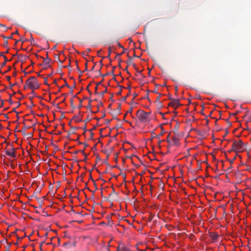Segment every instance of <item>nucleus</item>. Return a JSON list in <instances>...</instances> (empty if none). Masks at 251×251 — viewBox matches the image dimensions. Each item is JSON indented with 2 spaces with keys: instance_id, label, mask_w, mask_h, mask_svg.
<instances>
[{
  "instance_id": "1",
  "label": "nucleus",
  "mask_w": 251,
  "mask_h": 251,
  "mask_svg": "<svg viewBox=\"0 0 251 251\" xmlns=\"http://www.w3.org/2000/svg\"><path fill=\"white\" fill-rule=\"evenodd\" d=\"M40 85L39 84L38 80L34 76H31L26 80L25 81L24 88H29L32 90H35L38 89L40 87Z\"/></svg>"
},
{
  "instance_id": "2",
  "label": "nucleus",
  "mask_w": 251,
  "mask_h": 251,
  "mask_svg": "<svg viewBox=\"0 0 251 251\" xmlns=\"http://www.w3.org/2000/svg\"><path fill=\"white\" fill-rule=\"evenodd\" d=\"M150 113H147L142 110L137 111L136 115L139 120L143 123L149 122V115Z\"/></svg>"
},
{
  "instance_id": "3",
  "label": "nucleus",
  "mask_w": 251,
  "mask_h": 251,
  "mask_svg": "<svg viewBox=\"0 0 251 251\" xmlns=\"http://www.w3.org/2000/svg\"><path fill=\"white\" fill-rule=\"evenodd\" d=\"M233 144V148H234L236 152H242L245 149L244 144L241 140L235 141Z\"/></svg>"
},
{
  "instance_id": "4",
  "label": "nucleus",
  "mask_w": 251,
  "mask_h": 251,
  "mask_svg": "<svg viewBox=\"0 0 251 251\" xmlns=\"http://www.w3.org/2000/svg\"><path fill=\"white\" fill-rule=\"evenodd\" d=\"M179 99H173L169 103V105L173 107L175 109L180 105Z\"/></svg>"
},
{
  "instance_id": "5",
  "label": "nucleus",
  "mask_w": 251,
  "mask_h": 251,
  "mask_svg": "<svg viewBox=\"0 0 251 251\" xmlns=\"http://www.w3.org/2000/svg\"><path fill=\"white\" fill-rule=\"evenodd\" d=\"M5 153L7 155L11 156V157H12L13 158H15L16 157V149L12 147L11 148V150L6 151H5Z\"/></svg>"
},
{
  "instance_id": "6",
  "label": "nucleus",
  "mask_w": 251,
  "mask_h": 251,
  "mask_svg": "<svg viewBox=\"0 0 251 251\" xmlns=\"http://www.w3.org/2000/svg\"><path fill=\"white\" fill-rule=\"evenodd\" d=\"M43 58V64L45 66V68H47L50 67V59L48 57V54H46V58Z\"/></svg>"
},
{
  "instance_id": "7",
  "label": "nucleus",
  "mask_w": 251,
  "mask_h": 251,
  "mask_svg": "<svg viewBox=\"0 0 251 251\" xmlns=\"http://www.w3.org/2000/svg\"><path fill=\"white\" fill-rule=\"evenodd\" d=\"M76 245V242L75 241L73 242V243L70 242H67L64 243L63 246L64 247H66L67 249L71 248L72 247H75Z\"/></svg>"
},
{
  "instance_id": "8",
  "label": "nucleus",
  "mask_w": 251,
  "mask_h": 251,
  "mask_svg": "<svg viewBox=\"0 0 251 251\" xmlns=\"http://www.w3.org/2000/svg\"><path fill=\"white\" fill-rule=\"evenodd\" d=\"M209 236L213 240V241H215L219 237V235L216 232H210L209 234Z\"/></svg>"
},
{
  "instance_id": "9",
  "label": "nucleus",
  "mask_w": 251,
  "mask_h": 251,
  "mask_svg": "<svg viewBox=\"0 0 251 251\" xmlns=\"http://www.w3.org/2000/svg\"><path fill=\"white\" fill-rule=\"evenodd\" d=\"M0 56H2L4 59V62L2 63L1 64V67H3V66H4L5 65L6 62L8 61V59H7L6 57L3 55V52L0 53Z\"/></svg>"
},
{
  "instance_id": "10",
  "label": "nucleus",
  "mask_w": 251,
  "mask_h": 251,
  "mask_svg": "<svg viewBox=\"0 0 251 251\" xmlns=\"http://www.w3.org/2000/svg\"><path fill=\"white\" fill-rule=\"evenodd\" d=\"M111 52H112V50H111V47H109V48H108V54L105 57L108 58V59H109L110 61H111V58H110V54H111Z\"/></svg>"
},
{
  "instance_id": "11",
  "label": "nucleus",
  "mask_w": 251,
  "mask_h": 251,
  "mask_svg": "<svg viewBox=\"0 0 251 251\" xmlns=\"http://www.w3.org/2000/svg\"><path fill=\"white\" fill-rule=\"evenodd\" d=\"M173 141L174 142V144L176 145H177L178 144V139L177 137H174L173 138Z\"/></svg>"
},
{
  "instance_id": "12",
  "label": "nucleus",
  "mask_w": 251,
  "mask_h": 251,
  "mask_svg": "<svg viewBox=\"0 0 251 251\" xmlns=\"http://www.w3.org/2000/svg\"><path fill=\"white\" fill-rule=\"evenodd\" d=\"M120 250H123L124 251H127L126 250V249L124 247V246H122V247H120V246L118 247V249H117V251H119Z\"/></svg>"
},
{
  "instance_id": "13",
  "label": "nucleus",
  "mask_w": 251,
  "mask_h": 251,
  "mask_svg": "<svg viewBox=\"0 0 251 251\" xmlns=\"http://www.w3.org/2000/svg\"><path fill=\"white\" fill-rule=\"evenodd\" d=\"M13 33H12V34L10 36H9V37H8V36L6 37V36H4V35H2V38H3L4 40H5V39H6V40H7V39H12V38H13V37H13Z\"/></svg>"
},
{
  "instance_id": "14",
  "label": "nucleus",
  "mask_w": 251,
  "mask_h": 251,
  "mask_svg": "<svg viewBox=\"0 0 251 251\" xmlns=\"http://www.w3.org/2000/svg\"><path fill=\"white\" fill-rule=\"evenodd\" d=\"M79 105H78V109H80L82 107V99H79Z\"/></svg>"
},
{
  "instance_id": "15",
  "label": "nucleus",
  "mask_w": 251,
  "mask_h": 251,
  "mask_svg": "<svg viewBox=\"0 0 251 251\" xmlns=\"http://www.w3.org/2000/svg\"><path fill=\"white\" fill-rule=\"evenodd\" d=\"M75 63H76V66H77V71H78L79 72H80V73H82V72H81V71H80V70L79 69V67H78V65H77V64H78V61H77V60H76V61H75Z\"/></svg>"
},
{
  "instance_id": "16",
  "label": "nucleus",
  "mask_w": 251,
  "mask_h": 251,
  "mask_svg": "<svg viewBox=\"0 0 251 251\" xmlns=\"http://www.w3.org/2000/svg\"><path fill=\"white\" fill-rule=\"evenodd\" d=\"M92 101L91 100H89V103L88 104V105L86 106V108L87 109H91V107H92V105L91 104H90V102Z\"/></svg>"
},
{
  "instance_id": "17",
  "label": "nucleus",
  "mask_w": 251,
  "mask_h": 251,
  "mask_svg": "<svg viewBox=\"0 0 251 251\" xmlns=\"http://www.w3.org/2000/svg\"><path fill=\"white\" fill-rule=\"evenodd\" d=\"M7 46H8V41H7V40H5L4 42L3 47L6 48V47H7Z\"/></svg>"
},
{
  "instance_id": "18",
  "label": "nucleus",
  "mask_w": 251,
  "mask_h": 251,
  "mask_svg": "<svg viewBox=\"0 0 251 251\" xmlns=\"http://www.w3.org/2000/svg\"><path fill=\"white\" fill-rule=\"evenodd\" d=\"M70 102H71V106L73 108H75V106H74V104H73V100L72 99L70 100Z\"/></svg>"
},
{
  "instance_id": "19",
  "label": "nucleus",
  "mask_w": 251,
  "mask_h": 251,
  "mask_svg": "<svg viewBox=\"0 0 251 251\" xmlns=\"http://www.w3.org/2000/svg\"><path fill=\"white\" fill-rule=\"evenodd\" d=\"M44 84L48 85V79L47 77L44 78Z\"/></svg>"
},
{
  "instance_id": "20",
  "label": "nucleus",
  "mask_w": 251,
  "mask_h": 251,
  "mask_svg": "<svg viewBox=\"0 0 251 251\" xmlns=\"http://www.w3.org/2000/svg\"><path fill=\"white\" fill-rule=\"evenodd\" d=\"M80 152L83 154V155L85 156V157H87V155L86 154V153H85L84 152V150H81L80 151Z\"/></svg>"
},
{
  "instance_id": "21",
  "label": "nucleus",
  "mask_w": 251,
  "mask_h": 251,
  "mask_svg": "<svg viewBox=\"0 0 251 251\" xmlns=\"http://www.w3.org/2000/svg\"><path fill=\"white\" fill-rule=\"evenodd\" d=\"M234 148H233V144H232V147L231 148V149L229 151L231 152V151H236L235 150H234Z\"/></svg>"
},
{
  "instance_id": "22",
  "label": "nucleus",
  "mask_w": 251,
  "mask_h": 251,
  "mask_svg": "<svg viewBox=\"0 0 251 251\" xmlns=\"http://www.w3.org/2000/svg\"><path fill=\"white\" fill-rule=\"evenodd\" d=\"M0 27H3L5 28V30H7V27H6L4 25L1 24H0Z\"/></svg>"
},
{
  "instance_id": "23",
  "label": "nucleus",
  "mask_w": 251,
  "mask_h": 251,
  "mask_svg": "<svg viewBox=\"0 0 251 251\" xmlns=\"http://www.w3.org/2000/svg\"><path fill=\"white\" fill-rule=\"evenodd\" d=\"M6 79L8 81H10V79H11V77L10 76H6Z\"/></svg>"
},
{
  "instance_id": "24",
  "label": "nucleus",
  "mask_w": 251,
  "mask_h": 251,
  "mask_svg": "<svg viewBox=\"0 0 251 251\" xmlns=\"http://www.w3.org/2000/svg\"><path fill=\"white\" fill-rule=\"evenodd\" d=\"M156 135L155 134V133L154 132L153 133H152V138H153L154 137H156Z\"/></svg>"
},
{
  "instance_id": "25",
  "label": "nucleus",
  "mask_w": 251,
  "mask_h": 251,
  "mask_svg": "<svg viewBox=\"0 0 251 251\" xmlns=\"http://www.w3.org/2000/svg\"><path fill=\"white\" fill-rule=\"evenodd\" d=\"M162 134H163L162 133H160L159 135H156V138H159L160 136L162 135Z\"/></svg>"
},
{
  "instance_id": "26",
  "label": "nucleus",
  "mask_w": 251,
  "mask_h": 251,
  "mask_svg": "<svg viewBox=\"0 0 251 251\" xmlns=\"http://www.w3.org/2000/svg\"><path fill=\"white\" fill-rule=\"evenodd\" d=\"M85 71H87V62H86V63L85 64Z\"/></svg>"
},
{
  "instance_id": "27",
  "label": "nucleus",
  "mask_w": 251,
  "mask_h": 251,
  "mask_svg": "<svg viewBox=\"0 0 251 251\" xmlns=\"http://www.w3.org/2000/svg\"><path fill=\"white\" fill-rule=\"evenodd\" d=\"M106 91H107V89H106L104 91H103V92H102L101 93V95L102 96V95H103V94H104L105 93H106Z\"/></svg>"
},
{
  "instance_id": "28",
  "label": "nucleus",
  "mask_w": 251,
  "mask_h": 251,
  "mask_svg": "<svg viewBox=\"0 0 251 251\" xmlns=\"http://www.w3.org/2000/svg\"><path fill=\"white\" fill-rule=\"evenodd\" d=\"M118 46L121 48H124L123 46L121 45L120 43H118Z\"/></svg>"
},
{
  "instance_id": "29",
  "label": "nucleus",
  "mask_w": 251,
  "mask_h": 251,
  "mask_svg": "<svg viewBox=\"0 0 251 251\" xmlns=\"http://www.w3.org/2000/svg\"><path fill=\"white\" fill-rule=\"evenodd\" d=\"M99 72H100V75H101L102 76V77H104V76H106V75H107V74H104V75H101V74H100V71H99Z\"/></svg>"
},
{
  "instance_id": "30",
  "label": "nucleus",
  "mask_w": 251,
  "mask_h": 251,
  "mask_svg": "<svg viewBox=\"0 0 251 251\" xmlns=\"http://www.w3.org/2000/svg\"><path fill=\"white\" fill-rule=\"evenodd\" d=\"M132 108H130V109H129V110L127 112L126 114H127V113H131V112H132Z\"/></svg>"
},
{
  "instance_id": "31",
  "label": "nucleus",
  "mask_w": 251,
  "mask_h": 251,
  "mask_svg": "<svg viewBox=\"0 0 251 251\" xmlns=\"http://www.w3.org/2000/svg\"><path fill=\"white\" fill-rule=\"evenodd\" d=\"M121 93H122V90H120L117 93V94L118 95H120L121 94Z\"/></svg>"
},
{
  "instance_id": "32",
  "label": "nucleus",
  "mask_w": 251,
  "mask_h": 251,
  "mask_svg": "<svg viewBox=\"0 0 251 251\" xmlns=\"http://www.w3.org/2000/svg\"><path fill=\"white\" fill-rule=\"evenodd\" d=\"M30 41L31 43L32 44V42H34L33 38L31 37V39H30Z\"/></svg>"
},
{
  "instance_id": "33",
  "label": "nucleus",
  "mask_w": 251,
  "mask_h": 251,
  "mask_svg": "<svg viewBox=\"0 0 251 251\" xmlns=\"http://www.w3.org/2000/svg\"><path fill=\"white\" fill-rule=\"evenodd\" d=\"M44 243H45V242L44 241V242H41V243H40V248H41V247H42V246L43 244Z\"/></svg>"
},
{
  "instance_id": "34",
  "label": "nucleus",
  "mask_w": 251,
  "mask_h": 251,
  "mask_svg": "<svg viewBox=\"0 0 251 251\" xmlns=\"http://www.w3.org/2000/svg\"><path fill=\"white\" fill-rule=\"evenodd\" d=\"M152 92L154 93H157V91L156 89H154L153 91H152Z\"/></svg>"
},
{
  "instance_id": "35",
  "label": "nucleus",
  "mask_w": 251,
  "mask_h": 251,
  "mask_svg": "<svg viewBox=\"0 0 251 251\" xmlns=\"http://www.w3.org/2000/svg\"><path fill=\"white\" fill-rule=\"evenodd\" d=\"M100 51H101V50H99L98 51L97 53H98V56H100Z\"/></svg>"
},
{
  "instance_id": "36",
  "label": "nucleus",
  "mask_w": 251,
  "mask_h": 251,
  "mask_svg": "<svg viewBox=\"0 0 251 251\" xmlns=\"http://www.w3.org/2000/svg\"><path fill=\"white\" fill-rule=\"evenodd\" d=\"M64 86H66L67 87L70 88V87L69 86V85L66 82Z\"/></svg>"
},
{
  "instance_id": "37",
  "label": "nucleus",
  "mask_w": 251,
  "mask_h": 251,
  "mask_svg": "<svg viewBox=\"0 0 251 251\" xmlns=\"http://www.w3.org/2000/svg\"><path fill=\"white\" fill-rule=\"evenodd\" d=\"M169 136H170V135H168V137H167V141L168 142H170V140H169Z\"/></svg>"
},
{
  "instance_id": "38",
  "label": "nucleus",
  "mask_w": 251,
  "mask_h": 251,
  "mask_svg": "<svg viewBox=\"0 0 251 251\" xmlns=\"http://www.w3.org/2000/svg\"><path fill=\"white\" fill-rule=\"evenodd\" d=\"M100 64L101 66H103V64H102V60H101L100 61Z\"/></svg>"
},
{
  "instance_id": "39",
  "label": "nucleus",
  "mask_w": 251,
  "mask_h": 251,
  "mask_svg": "<svg viewBox=\"0 0 251 251\" xmlns=\"http://www.w3.org/2000/svg\"><path fill=\"white\" fill-rule=\"evenodd\" d=\"M160 99V96H158L156 99V101H159Z\"/></svg>"
},
{
  "instance_id": "40",
  "label": "nucleus",
  "mask_w": 251,
  "mask_h": 251,
  "mask_svg": "<svg viewBox=\"0 0 251 251\" xmlns=\"http://www.w3.org/2000/svg\"><path fill=\"white\" fill-rule=\"evenodd\" d=\"M3 102H4L3 100H1V105L0 106V107H2L3 106Z\"/></svg>"
},
{
  "instance_id": "41",
  "label": "nucleus",
  "mask_w": 251,
  "mask_h": 251,
  "mask_svg": "<svg viewBox=\"0 0 251 251\" xmlns=\"http://www.w3.org/2000/svg\"><path fill=\"white\" fill-rule=\"evenodd\" d=\"M21 39H20L19 40H17V41H16V42H15V45L18 43V42H19V41H21Z\"/></svg>"
},
{
  "instance_id": "42",
  "label": "nucleus",
  "mask_w": 251,
  "mask_h": 251,
  "mask_svg": "<svg viewBox=\"0 0 251 251\" xmlns=\"http://www.w3.org/2000/svg\"><path fill=\"white\" fill-rule=\"evenodd\" d=\"M175 91L176 92H177L178 91V87L177 86H176L175 87Z\"/></svg>"
},
{
  "instance_id": "43",
  "label": "nucleus",
  "mask_w": 251,
  "mask_h": 251,
  "mask_svg": "<svg viewBox=\"0 0 251 251\" xmlns=\"http://www.w3.org/2000/svg\"><path fill=\"white\" fill-rule=\"evenodd\" d=\"M9 84H10V87H13V86L14 85V84H12V83H11L10 82V83H9Z\"/></svg>"
},
{
  "instance_id": "44",
  "label": "nucleus",
  "mask_w": 251,
  "mask_h": 251,
  "mask_svg": "<svg viewBox=\"0 0 251 251\" xmlns=\"http://www.w3.org/2000/svg\"><path fill=\"white\" fill-rule=\"evenodd\" d=\"M128 97V95H127L125 97L123 98V99L124 100H126V98Z\"/></svg>"
},
{
  "instance_id": "45",
  "label": "nucleus",
  "mask_w": 251,
  "mask_h": 251,
  "mask_svg": "<svg viewBox=\"0 0 251 251\" xmlns=\"http://www.w3.org/2000/svg\"><path fill=\"white\" fill-rule=\"evenodd\" d=\"M239 112V111H237L235 113H233L232 114V115H235L236 114H237V113H238Z\"/></svg>"
},
{
  "instance_id": "46",
  "label": "nucleus",
  "mask_w": 251,
  "mask_h": 251,
  "mask_svg": "<svg viewBox=\"0 0 251 251\" xmlns=\"http://www.w3.org/2000/svg\"><path fill=\"white\" fill-rule=\"evenodd\" d=\"M8 101H9L10 102H11V103H12V100L11 98H10V99H9Z\"/></svg>"
},
{
  "instance_id": "47",
  "label": "nucleus",
  "mask_w": 251,
  "mask_h": 251,
  "mask_svg": "<svg viewBox=\"0 0 251 251\" xmlns=\"http://www.w3.org/2000/svg\"><path fill=\"white\" fill-rule=\"evenodd\" d=\"M79 151H75V154H77V153H78V152H79Z\"/></svg>"
},
{
  "instance_id": "48",
  "label": "nucleus",
  "mask_w": 251,
  "mask_h": 251,
  "mask_svg": "<svg viewBox=\"0 0 251 251\" xmlns=\"http://www.w3.org/2000/svg\"><path fill=\"white\" fill-rule=\"evenodd\" d=\"M13 33V34H18V30H16L15 32H14Z\"/></svg>"
},
{
  "instance_id": "49",
  "label": "nucleus",
  "mask_w": 251,
  "mask_h": 251,
  "mask_svg": "<svg viewBox=\"0 0 251 251\" xmlns=\"http://www.w3.org/2000/svg\"><path fill=\"white\" fill-rule=\"evenodd\" d=\"M123 52H124V51H123L122 53H118V54H117V56H120V55H121V54H122Z\"/></svg>"
},
{
  "instance_id": "50",
  "label": "nucleus",
  "mask_w": 251,
  "mask_h": 251,
  "mask_svg": "<svg viewBox=\"0 0 251 251\" xmlns=\"http://www.w3.org/2000/svg\"><path fill=\"white\" fill-rule=\"evenodd\" d=\"M121 105L120 104V105L118 106V108L119 109H121Z\"/></svg>"
},
{
  "instance_id": "51",
  "label": "nucleus",
  "mask_w": 251,
  "mask_h": 251,
  "mask_svg": "<svg viewBox=\"0 0 251 251\" xmlns=\"http://www.w3.org/2000/svg\"><path fill=\"white\" fill-rule=\"evenodd\" d=\"M94 67H95V65L93 66V67H92V69H91V71H93L94 69Z\"/></svg>"
},
{
  "instance_id": "52",
  "label": "nucleus",
  "mask_w": 251,
  "mask_h": 251,
  "mask_svg": "<svg viewBox=\"0 0 251 251\" xmlns=\"http://www.w3.org/2000/svg\"><path fill=\"white\" fill-rule=\"evenodd\" d=\"M53 83H55V84H56V83H57L56 80H54Z\"/></svg>"
},
{
  "instance_id": "53",
  "label": "nucleus",
  "mask_w": 251,
  "mask_h": 251,
  "mask_svg": "<svg viewBox=\"0 0 251 251\" xmlns=\"http://www.w3.org/2000/svg\"><path fill=\"white\" fill-rule=\"evenodd\" d=\"M87 147H88V145L87 144H85V147L86 148Z\"/></svg>"
},
{
  "instance_id": "54",
  "label": "nucleus",
  "mask_w": 251,
  "mask_h": 251,
  "mask_svg": "<svg viewBox=\"0 0 251 251\" xmlns=\"http://www.w3.org/2000/svg\"><path fill=\"white\" fill-rule=\"evenodd\" d=\"M89 85H88V86H87V90L88 91H89Z\"/></svg>"
},
{
  "instance_id": "55",
  "label": "nucleus",
  "mask_w": 251,
  "mask_h": 251,
  "mask_svg": "<svg viewBox=\"0 0 251 251\" xmlns=\"http://www.w3.org/2000/svg\"><path fill=\"white\" fill-rule=\"evenodd\" d=\"M36 56H37V57H40V58H43L42 57H41V56H38L37 54L36 55Z\"/></svg>"
},
{
  "instance_id": "56",
  "label": "nucleus",
  "mask_w": 251,
  "mask_h": 251,
  "mask_svg": "<svg viewBox=\"0 0 251 251\" xmlns=\"http://www.w3.org/2000/svg\"><path fill=\"white\" fill-rule=\"evenodd\" d=\"M45 236L46 237H47V236H48V233H46L45 234Z\"/></svg>"
},
{
  "instance_id": "57",
  "label": "nucleus",
  "mask_w": 251,
  "mask_h": 251,
  "mask_svg": "<svg viewBox=\"0 0 251 251\" xmlns=\"http://www.w3.org/2000/svg\"><path fill=\"white\" fill-rule=\"evenodd\" d=\"M16 75V72H15V73H13V75Z\"/></svg>"
},
{
  "instance_id": "58",
  "label": "nucleus",
  "mask_w": 251,
  "mask_h": 251,
  "mask_svg": "<svg viewBox=\"0 0 251 251\" xmlns=\"http://www.w3.org/2000/svg\"><path fill=\"white\" fill-rule=\"evenodd\" d=\"M88 92H89V93L90 94H92L90 90H89V91H88Z\"/></svg>"
},
{
  "instance_id": "59",
  "label": "nucleus",
  "mask_w": 251,
  "mask_h": 251,
  "mask_svg": "<svg viewBox=\"0 0 251 251\" xmlns=\"http://www.w3.org/2000/svg\"><path fill=\"white\" fill-rule=\"evenodd\" d=\"M23 43H24L25 42V40H21Z\"/></svg>"
},
{
  "instance_id": "60",
  "label": "nucleus",
  "mask_w": 251,
  "mask_h": 251,
  "mask_svg": "<svg viewBox=\"0 0 251 251\" xmlns=\"http://www.w3.org/2000/svg\"><path fill=\"white\" fill-rule=\"evenodd\" d=\"M97 86H96V88H95L96 92L97 91Z\"/></svg>"
},
{
  "instance_id": "61",
  "label": "nucleus",
  "mask_w": 251,
  "mask_h": 251,
  "mask_svg": "<svg viewBox=\"0 0 251 251\" xmlns=\"http://www.w3.org/2000/svg\"><path fill=\"white\" fill-rule=\"evenodd\" d=\"M124 120L125 121H126V122H127V121H126V120H125V117H124Z\"/></svg>"
},
{
  "instance_id": "62",
  "label": "nucleus",
  "mask_w": 251,
  "mask_h": 251,
  "mask_svg": "<svg viewBox=\"0 0 251 251\" xmlns=\"http://www.w3.org/2000/svg\"><path fill=\"white\" fill-rule=\"evenodd\" d=\"M128 40H129V41L131 42V39L129 38Z\"/></svg>"
},
{
  "instance_id": "63",
  "label": "nucleus",
  "mask_w": 251,
  "mask_h": 251,
  "mask_svg": "<svg viewBox=\"0 0 251 251\" xmlns=\"http://www.w3.org/2000/svg\"><path fill=\"white\" fill-rule=\"evenodd\" d=\"M56 58H59V56L57 55L56 56Z\"/></svg>"
},
{
  "instance_id": "64",
  "label": "nucleus",
  "mask_w": 251,
  "mask_h": 251,
  "mask_svg": "<svg viewBox=\"0 0 251 251\" xmlns=\"http://www.w3.org/2000/svg\"><path fill=\"white\" fill-rule=\"evenodd\" d=\"M56 58H59V56L57 55L56 56Z\"/></svg>"
}]
</instances>
